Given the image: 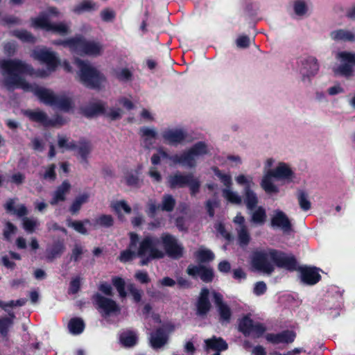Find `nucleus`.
Returning <instances> with one entry per match:
<instances>
[{
  "label": "nucleus",
  "instance_id": "nucleus-35",
  "mask_svg": "<svg viewBox=\"0 0 355 355\" xmlns=\"http://www.w3.org/2000/svg\"><path fill=\"white\" fill-rule=\"evenodd\" d=\"M68 328L72 334H80L85 329V323L80 318H73L68 323Z\"/></svg>",
  "mask_w": 355,
  "mask_h": 355
},
{
  "label": "nucleus",
  "instance_id": "nucleus-57",
  "mask_svg": "<svg viewBox=\"0 0 355 355\" xmlns=\"http://www.w3.org/2000/svg\"><path fill=\"white\" fill-rule=\"evenodd\" d=\"M106 117L109 118L111 121H116L122 117V110L120 108H111L109 112L105 111L103 114Z\"/></svg>",
  "mask_w": 355,
  "mask_h": 355
},
{
  "label": "nucleus",
  "instance_id": "nucleus-51",
  "mask_svg": "<svg viewBox=\"0 0 355 355\" xmlns=\"http://www.w3.org/2000/svg\"><path fill=\"white\" fill-rule=\"evenodd\" d=\"M194 254L198 264L196 266H189L187 270V273L191 276L200 275V249L196 250Z\"/></svg>",
  "mask_w": 355,
  "mask_h": 355
},
{
  "label": "nucleus",
  "instance_id": "nucleus-17",
  "mask_svg": "<svg viewBox=\"0 0 355 355\" xmlns=\"http://www.w3.org/2000/svg\"><path fill=\"white\" fill-rule=\"evenodd\" d=\"M66 250L64 240L58 238L53 240L51 244L48 245L46 249V258L48 261H53L56 258L60 257Z\"/></svg>",
  "mask_w": 355,
  "mask_h": 355
},
{
  "label": "nucleus",
  "instance_id": "nucleus-59",
  "mask_svg": "<svg viewBox=\"0 0 355 355\" xmlns=\"http://www.w3.org/2000/svg\"><path fill=\"white\" fill-rule=\"evenodd\" d=\"M56 166L55 164H50L45 173L43 175V178L44 180H49L51 181H54L56 178V173H55Z\"/></svg>",
  "mask_w": 355,
  "mask_h": 355
},
{
  "label": "nucleus",
  "instance_id": "nucleus-62",
  "mask_svg": "<svg viewBox=\"0 0 355 355\" xmlns=\"http://www.w3.org/2000/svg\"><path fill=\"white\" fill-rule=\"evenodd\" d=\"M36 227V221L32 219H30L27 217L23 218V227L24 229L29 233H32L35 231Z\"/></svg>",
  "mask_w": 355,
  "mask_h": 355
},
{
  "label": "nucleus",
  "instance_id": "nucleus-4",
  "mask_svg": "<svg viewBox=\"0 0 355 355\" xmlns=\"http://www.w3.org/2000/svg\"><path fill=\"white\" fill-rule=\"evenodd\" d=\"M56 44L69 47L71 51L79 55L97 56L101 54L102 46L95 42L87 41L83 37H72L64 40H59Z\"/></svg>",
  "mask_w": 355,
  "mask_h": 355
},
{
  "label": "nucleus",
  "instance_id": "nucleus-9",
  "mask_svg": "<svg viewBox=\"0 0 355 355\" xmlns=\"http://www.w3.org/2000/svg\"><path fill=\"white\" fill-rule=\"evenodd\" d=\"M200 155V141L196 142L193 147L181 154L173 155V164L192 168L196 166V158Z\"/></svg>",
  "mask_w": 355,
  "mask_h": 355
},
{
  "label": "nucleus",
  "instance_id": "nucleus-32",
  "mask_svg": "<svg viewBox=\"0 0 355 355\" xmlns=\"http://www.w3.org/2000/svg\"><path fill=\"white\" fill-rule=\"evenodd\" d=\"M244 202L248 209L253 210L258 204V198L250 187L244 188Z\"/></svg>",
  "mask_w": 355,
  "mask_h": 355
},
{
  "label": "nucleus",
  "instance_id": "nucleus-18",
  "mask_svg": "<svg viewBox=\"0 0 355 355\" xmlns=\"http://www.w3.org/2000/svg\"><path fill=\"white\" fill-rule=\"evenodd\" d=\"M270 171L273 178L277 180H286L288 182H291L295 178L294 172L284 162H280L275 169Z\"/></svg>",
  "mask_w": 355,
  "mask_h": 355
},
{
  "label": "nucleus",
  "instance_id": "nucleus-36",
  "mask_svg": "<svg viewBox=\"0 0 355 355\" xmlns=\"http://www.w3.org/2000/svg\"><path fill=\"white\" fill-rule=\"evenodd\" d=\"M217 311L219 315V322L222 324H227L230 322L232 313L230 307L227 305H222L217 308Z\"/></svg>",
  "mask_w": 355,
  "mask_h": 355
},
{
  "label": "nucleus",
  "instance_id": "nucleus-23",
  "mask_svg": "<svg viewBox=\"0 0 355 355\" xmlns=\"http://www.w3.org/2000/svg\"><path fill=\"white\" fill-rule=\"evenodd\" d=\"M119 342L121 345L126 348L132 347L138 342V336L132 330H126L119 334Z\"/></svg>",
  "mask_w": 355,
  "mask_h": 355
},
{
  "label": "nucleus",
  "instance_id": "nucleus-52",
  "mask_svg": "<svg viewBox=\"0 0 355 355\" xmlns=\"http://www.w3.org/2000/svg\"><path fill=\"white\" fill-rule=\"evenodd\" d=\"M139 134L144 138L146 141H147L148 139H155L157 135L154 129L148 127H141L139 129Z\"/></svg>",
  "mask_w": 355,
  "mask_h": 355
},
{
  "label": "nucleus",
  "instance_id": "nucleus-53",
  "mask_svg": "<svg viewBox=\"0 0 355 355\" xmlns=\"http://www.w3.org/2000/svg\"><path fill=\"white\" fill-rule=\"evenodd\" d=\"M128 290L132 296L135 302L139 303L141 302L142 297V291L137 288L134 284H128Z\"/></svg>",
  "mask_w": 355,
  "mask_h": 355
},
{
  "label": "nucleus",
  "instance_id": "nucleus-7",
  "mask_svg": "<svg viewBox=\"0 0 355 355\" xmlns=\"http://www.w3.org/2000/svg\"><path fill=\"white\" fill-rule=\"evenodd\" d=\"M270 259L276 266L288 271L297 269V261L295 256L288 255L285 252L275 249H270Z\"/></svg>",
  "mask_w": 355,
  "mask_h": 355
},
{
  "label": "nucleus",
  "instance_id": "nucleus-31",
  "mask_svg": "<svg viewBox=\"0 0 355 355\" xmlns=\"http://www.w3.org/2000/svg\"><path fill=\"white\" fill-rule=\"evenodd\" d=\"M7 212H12L18 217H24L28 214V210L24 205H21L17 209L15 207L14 199H9L3 205Z\"/></svg>",
  "mask_w": 355,
  "mask_h": 355
},
{
  "label": "nucleus",
  "instance_id": "nucleus-10",
  "mask_svg": "<svg viewBox=\"0 0 355 355\" xmlns=\"http://www.w3.org/2000/svg\"><path fill=\"white\" fill-rule=\"evenodd\" d=\"M164 141L173 146L191 142L192 139L183 128H168L162 132Z\"/></svg>",
  "mask_w": 355,
  "mask_h": 355
},
{
  "label": "nucleus",
  "instance_id": "nucleus-58",
  "mask_svg": "<svg viewBox=\"0 0 355 355\" xmlns=\"http://www.w3.org/2000/svg\"><path fill=\"white\" fill-rule=\"evenodd\" d=\"M339 56L343 63L355 65V53L343 51L339 53Z\"/></svg>",
  "mask_w": 355,
  "mask_h": 355
},
{
  "label": "nucleus",
  "instance_id": "nucleus-60",
  "mask_svg": "<svg viewBox=\"0 0 355 355\" xmlns=\"http://www.w3.org/2000/svg\"><path fill=\"white\" fill-rule=\"evenodd\" d=\"M148 210L146 214L150 218H154L158 210L161 209L160 205H157L153 200H150L148 202Z\"/></svg>",
  "mask_w": 355,
  "mask_h": 355
},
{
  "label": "nucleus",
  "instance_id": "nucleus-13",
  "mask_svg": "<svg viewBox=\"0 0 355 355\" xmlns=\"http://www.w3.org/2000/svg\"><path fill=\"white\" fill-rule=\"evenodd\" d=\"M24 116L28 118L32 122L41 124L45 128L55 127L59 123V119H50L46 112L40 110H26L23 112Z\"/></svg>",
  "mask_w": 355,
  "mask_h": 355
},
{
  "label": "nucleus",
  "instance_id": "nucleus-43",
  "mask_svg": "<svg viewBox=\"0 0 355 355\" xmlns=\"http://www.w3.org/2000/svg\"><path fill=\"white\" fill-rule=\"evenodd\" d=\"M12 318L3 317L0 318V334L3 337H6L8 334L9 327L12 324V318L14 313L10 314Z\"/></svg>",
  "mask_w": 355,
  "mask_h": 355
},
{
  "label": "nucleus",
  "instance_id": "nucleus-15",
  "mask_svg": "<svg viewBox=\"0 0 355 355\" xmlns=\"http://www.w3.org/2000/svg\"><path fill=\"white\" fill-rule=\"evenodd\" d=\"M296 336L297 334L294 331L286 329L277 334H267L266 335V339L268 342L273 345L280 343L291 344L295 341Z\"/></svg>",
  "mask_w": 355,
  "mask_h": 355
},
{
  "label": "nucleus",
  "instance_id": "nucleus-41",
  "mask_svg": "<svg viewBox=\"0 0 355 355\" xmlns=\"http://www.w3.org/2000/svg\"><path fill=\"white\" fill-rule=\"evenodd\" d=\"M214 175L220 180L225 186V189H230L232 184V177L230 174L223 173L218 167H212Z\"/></svg>",
  "mask_w": 355,
  "mask_h": 355
},
{
  "label": "nucleus",
  "instance_id": "nucleus-47",
  "mask_svg": "<svg viewBox=\"0 0 355 355\" xmlns=\"http://www.w3.org/2000/svg\"><path fill=\"white\" fill-rule=\"evenodd\" d=\"M223 195L231 203L239 205L242 202L241 196L231 191L230 189H224L223 190Z\"/></svg>",
  "mask_w": 355,
  "mask_h": 355
},
{
  "label": "nucleus",
  "instance_id": "nucleus-14",
  "mask_svg": "<svg viewBox=\"0 0 355 355\" xmlns=\"http://www.w3.org/2000/svg\"><path fill=\"white\" fill-rule=\"evenodd\" d=\"M300 281L303 284L313 286L321 280L319 269L314 266H298Z\"/></svg>",
  "mask_w": 355,
  "mask_h": 355
},
{
  "label": "nucleus",
  "instance_id": "nucleus-21",
  "mask_svg": "<svg viewBox=\"0 0 355 355\" xmlns=\"http://www.w3.org/2000/svg\"><path fill=\"white\" fill-rule=\"evenodd\" d=\"M71 184L68 180H64L59 185L53 194V197L50 200L51 205H56L60 202H64L66 200V196L69 192Z\"/></svg>",
  "mask_w": 355,
  "mask_h": 355
},
{
  "label": "nucleus",
  "instance_id": "nucleus-27",
  "mask_svg": "<svg viewBox=\"0 0 355 355\" xmlns=\"http://www.w3.org/2000/svg\"><path fill=\"white\" fill-rule=\"evenodd\" d=\"M273 176L269 170L267 173L263 177L261 182V187L268 194L277 193L279 190V188L273 184L272 181Z\"/></svg>",
  "mask_w": 355,
  "mask_h": 355
},
{
  "label": "nucleus",
  "instance_id": "nucleus-44",
  "mask_svg": "<svg viewBox=\"0 0 355 355\" xmlns=\"http://www.w3.org/2000/svg\"><path fill=\"white\" fill-rule=\"evenodd\" d=\"M66 223L68 227H72L76 232L83 235L88 234L87 230L81 220H72L71 218H67Z\"/></svg>",
  "mask_w": 355,
  "mask_h": 355
},
{
  "label": "nucleus",
  "instance_id": "nucleus-56",
  "mask_svg": "<svg viewBox=\"0 0 355 355\" xmlns=\"http://www.w3.org/2000/svg\"><path fill=\"white\" fill-rule=\"evenodd\" d=\"M17 231V227L11 222L8 221L6 223L5 229L3 232V237L6 240L9 241L12 234H15Z\"/></svg>",
  "mask_w": 355,
  "mask_h": 355
},
{
  "label": "nucleus",
  "instance_id": "nucleus-11",
  "mask_svg": "<svg viewBox=\"0 0 355 355\" xmlns=\"http://www.w3.org/2000/svg\"><path fill=\"white\" fill-rule=\"evenodd\" d=\"M92 300L94 305L106 316L119 311V307L114 300L105 297L99 293H94Z\"/></svg>",
  "mask_w": 355,
  "mask_h": 355
},
{
  "label": "nucleus",
  "instance_id": "nucleus-40",
  "mask_svg": "<svg viewBox=\"0 0 355 355\" xmlns=\"http://www.w3.org/2000/svg\"><path fill=\"white\" fill-rule=\"evenodd\" d=\"M92 144L89 140L81 138L78 141V153L80 157L89 156L92 152Z\"/></svg>",
  "mask_w": 355,
  "mask_h": 355
},
{
  "label": "nucleus",
  "instance_id": "nucleus-46",
  "mask_svg": "<svg viewBox=\"0 0 355 355\" xmlns=\"http://www.w3.org/2000/svg\"><path fill=\"white\" fill-rule=\"evenodd\" d=\"M266 219V212L263 207H259L252 215V220L257 224H263Z\"/></svg>",
  "mask_w": 355,
  "mask_h": 355
},
{
  "label": "nucleus",
  "instance_id": "nucleus-37",
  "mask_svg": "<svg viewBox=\"0 0 355 355\" xmlns=\"http://www.w3.org/2000/svg\"><path fill=\"white\" fill-rule=\"evenodd\" d=\"M73 104L71 98L66 96H57L53 106L62 111L69 112L73 107Z\"/></svg>",
  "mask_w": 355,
  "mask_h": 355
},
{
  "label": "nucleus",
  "instance_id": "nucleus-22",
  "mask_svg": "<svg viewBox=\"0 0 355 355\" xmlns=\"http://www.w3.org/2000/svg\"><path fill=\"white\" fill-rule=\"evenodd\" d=\"M168 340V336L164 329L157 328L155 332L150 334V343L153 349H159L163 347Z\"/></svg>",
  "mask_w": 355,
  "mask_h": 355
},
{
  "label": "nucleus",
  "instance_id": "nucleus-63",
  "mask_svg": "<svg viewBox=\"0 0 355 355\" xmlns=\"http://www.w3.org/2000/svg\"><path fill=\"white\" fill-rule=\"evenodd\" d=\"M219 206V202L216 200H208L206 202V209L208 215L210 217H214L215 211V208Z\"/></svg>",
  "mask_w": 355,
  "mask_h": 355
},
{
  "label": "nucleus",
  "instance_id": "nucleus-5",
  "mask_svg": "<svg viewBox=\"0 0 355 355\" xmlns=\"http://www.w3.org/2000/svg\"><path fill=\"white\" fill-rule=\"evenodd\" d=\"M31 26L35 28H40L46 32H51L53 33H58L64 35L68 33L69 28L66 24L62 22L60 23H51L49 20V16L42 12L37 17H33L31 19Z\"/></svg>",
  "mask_w": 355,
  "mask_h": 355
},
{
  "label": "nucleus",
  "instance_id": "nucleus-33",
  "mask_svg": "<svg viewBox=\"0 0 355 355\" xmlns=\"http://www.w3.org/2000/svg\"><path fill=\"white\" fill-rule=\"evenodd\" d=\"M253 320L248 315H244L239 322V331L245 336H249L252 334Z\"/></svg>",
  "mask_w": 355,
  "mask_h": 355
},
{
  "label": "nucleus",
  "instance_id": "nucleus-49",
  "mask_svg": "<svg viewBox=\"0 0 355 355\" xmlns=\"http://www.w3.org/2000/svg\"><path fill=\"white\" fill-rule=\"evenodd\" d=\"M214 277V272L212 268L201 265V281L210 283Z\"/></svg>",
  "mask_w": 355,
  "mask_h": 355
},
{
  "label": "nucleus",
  "instance_id": "nucleus-12",
  "mask_svg": "<svg viewBox=\"0 0 355 355\" xmlns=\"http://www.w3.org/2000/svg\"><path fill=\"white\" fill-rule=\"evenodd\" d=\"M31 55L35 60L46 64L50 71H55L60 62L54 52L46 49H35Z\"/></svg>",
  "mask_w": 355,
  "mask_h": 355
},
{
  "label": "nucleus",
  "instance_id": "nucleus-50",
  "mask_svg": "<svg viewBox=\"0 0 355 355\" xmlns=\"http://www.w3.org/2000/svg\"><path fill=\"white\" fill-rule=\"evenodd\" d=\"M112 207L113 209L119 214L122 209L125 214H130L132 211L131 207L128 205V204L124 200H121L116 202Z\"/></svg>",
  "mask_w": 355,
  "mask_h": 355
},
{
  "label": "nucleus",
  "instance_id": "nucleus-48",
  "mask_svg": "<svg viewBox=\"0 0 355 355\" xmlns=\"http://www.w3.org/2000/svg\"><path fill=\"white\" fill-rule=\"evenodd\" d=\"M238 240L242 246L248 245L250 241V236L245 225L241 227L238 232Z\"/></svg>",
  "mask_w": 355,
  "mask_h": 355
},
{
  "label": "nucleus",
  "instance_id": "nucleus-3",
  "mask_svg": "<svg viewBox=\"0 0 355 355\" xmlns=\"http://www.w3.org/2000/svg\"><path fill=\"white\" fill-rule=\"evenodd\" d=\"M76 64L78 68V80L85 87L100 89L107 81L105 75L88 62L77 58Z\"/></svg>",
  "mask_w": 355,
  "mask_h": 355
},
{
  "label": "nucleus",
  "instance_id": "nucleus-6",
  "mask_svg": "<svg viewBox=\"0 0 355 355\" xmlns=\"http://www.w3.org/2000/svg\"><path fill=\"white\" fill-rule=\"evenodd\" d=\"M164 254L173 259H180L184 254V248L178 243V239L169 233H164L160 237Z\"/></svg>",
  "mask_w": 355,
  "mask_h": 355
},
{
  "label": "nucleus",
  "instance_id": "nucleus-16",
  "mask_svg": "<svg viewBox=\"0 0 355 355\" xmlns=\"http://www.w3.org/2000/svg\"><path fill=\"white\" fill-rule=\"evenodd\" d=\"M302 81H305L307 78L310 82V78L314 76L319 70L318 60L314 57L309 56L302 61Z\"/></svg>",
  "mask_w": 355,
  "mask_h": 355
},
{
  "label": "nucleus",
  "instance_id": "nucleus-30",
  "mask_svg": "<svg viewBox=\"0 0 355 355\" xmlns=\"http://www.w3.org/2000/svg\"><path fill=\"white\" fill-rule=\"evenodd\" d=\"M330 36L334 41L354 42L355 35L349 31L338 29L331 32Z\"/></svg>",
  "mask_w": 355,
  "mask_h": 355
},
{
  "label": "nucleus",
  "instance_id": "nucleus-54",
  "mask_svg": "<svg viewBox=\"0 0 355 355\" xmlns=\"http://www.w3.org/2000/svg\"><path fill=\"white\" fill-rule=\"evenodd\" d=\"M81 278L77 276L73 278L69 283V293L76 294L80 289L81 286Z\"/></svg>",
  "mask_w": 355,
  "mask_h": 355
},
{
  "label": "nucleus",
  "instance_id": "nucleus-2",
  "mask_svg": "<svg viewBox=\"0 0 355 355\" xmlns=\"http://www.w3.org/2000/svg\"><path fill=\"white\" fill-rule=\"evenodd\" d=\"M159 243V239L157 237L145 236L140 241L137 251H133V248L128 247L120 252L118 259L122 263H127L138 257L140 259V266H148L152 261L164 257V252L157 248Z\"/></svg>",
  "mask_w": 355,
  "mask_h": 355
},
{
  "label": "nucleus",
  "instance_id": "nucleus-61",
  "mask_svg": "<svg viewBox=\"0 0 355 355\" xmlns=\"http://www.w3.org/2000/svg\"><path fill=\"white\" fill-rule=\"evenodd\" d=\"M214 258L215 255L212 251L201 246V263L211 261Z\"/></svg>",
  "mask_w": 355,
  "mask_h": 355
},
{
  "label": "nucleus",
  "instance_id": "nucleus-25",
  "mask_svg": "<svg viewBox=\"0 0 355 355\" xmlns=\"http://www.w3.org/2000/svg\"><path fill=\"white\" fill-rule=\"evenodd\" d=\"M114 220L112 215L101 214L96 217L92 221V228L97 230L100 227L110 228L114 225Z\"/></svg>",
  "mask_w": 355,
  "mask_h": 355
},
{
  "label": "nucleus",
  "instance_id": "nucleus-20",
  "mask_svg": "<svg viewBox=\"0 0 355 355\" xmlns=\"http://www.w3.org/2000/svg\"><path fill=\"white\" fill-rule=\"evenodd\" d=\"M192 173L183 175L180 173H176L171 175L168 178V184L171 189L184 188L189 184L191 180Z\"/></svg>",
  "mask_w": 355,
  "mask_h": 355
},
{
  "label": "nucleus",
  "instance_id": "nucleus-39",
  "mask_svg": "<svg viewBox=\"0 0 355 355\" xmlns=\"http://www.w3.org/2000/svg\"><path fill=\"white\" fill-rule=\"evenodd\" d=\"M297 198L299 205L303 211H308L311 207V202L309 199L308 193L303 190H298Z\"/></svg>",
  "mask_w": 355,
  "mask_h": 355
},
{
  "label": "nucleus",
  "instance_id": "nucleus-26",
  "mask_svg": "<svg viewBox=\"0 0 355 355\" xmlns=\"http://www.w3.org/2000/svg\"><path fill=\"white\" fill-rule=\"evenodd\" d=\"M83 114L87 118L105 114V105L101 103H92L83 109Z\"/></svg>",
  "mask_w": 355,
  "mask_h": 355
},
{
  "label": "nucleus",
  "instance_id": "nucleus-55",
  "mask_svg": "<svg viewBox=\"0 0 355 355\" xmlns=\"http://www.w3.org/2000/svg\"><path fill=\"white\" fill-rule=\"evenodd\" d=\"M83 252V247L80 245L75 244L71 250V261H78L81 259Z\"/></svg>",
  "mask_w": 355,
  "mask_h": 355
},
{
  "label": "nucleus",
  "instance_id": "nucleus-19",
  "mask_svg": "<svg viewBox=\"0 0 355 355\" xmlns=\"http://www.w3.org/2000/svg\"><path fill=\"white\" fill-rule=\"evenodd\" d=\"M270 223L272 227L281 228L284 232H289L292 228L289 218L286 214L281 210L275 211Z\"/></svg>",
  "mask_w": 355,
  "mask_h": 355
},
{
  "label": "nucleus",
  "instance_id": "nucleus-64",
  "mask_svg": "<svg viewBox=\"0 0 355 355\" xmlns=\"http://www.w3.org/2000/svg\"><path fill=\"white\" fill-rule=\"evenodd\" d=\"M294 10L296 15L302 16L306 14L307 7L306 3L302 1H297L294 4Z\"/></svg>",
  "mask_w": 355,
  "mask_h": 355
},
{
  "label": "nucleus",
  "instance_id": "nucleus-29",
  "mask_svg": "<svg viewBox=\"0 0 355 355\" xmlns=\"http://www.w3.org/2000/svg\"><path fill=\"white\" fill-rule=\"evenodd\" d=\"M10 35L17 37L22 42L35 44L36 42V37L29 31L25 29H16L10 32Z\"/></svg>",
  "mask_w": 355,
  "mask_h": 355
},
{
  "label": "nucleus",
  "instance_id": "nucleus-34",
  "mask_svg": "<svg viewBox=\"0 0 355 355\" xmlns=\"http://www.w3.org/2000/svg\"><path fill=\"white\" fill-rule=\"evenodd\" d=\"M111 282L117 291L119 297L122 299L125 298L127 297V292L125 291V282L124 279L119 276H113L112 277Z\"/></svg>",
  "mask_w": 355,
  "mask_h": 355
},
{
  "label": "nucleus",
  "instance_id": "nucleus-38",
  "mask_svg": "<svg viewBox=\"0 0 355 355\" xmlns=\"http://www.w3.org/2000/svg\"><path fill=\"white\" fill-rule=\"evenodd\" d=\"M97 9L98 6L96 3L91 0H83L80 3L75 7L74 12L80 14L83 12L94 11Z\"/></svg>",
  "mask_w": 355,
  "mask_h": 355
},
{
  "label": "nucleus",
  "instance_id": "nucleus-42",
  "mask_svg": "<svg viewBox=\"0 0 355 355\" xmlns=\"http://www.w3.org/2000/svg\"><path fill=\"white\" fill-rule=\"evenodd\" d=\"M114 73L116 78L121 82L131 81L133 78L132 72L128 68L115 69Z\"/></svg>",
  "mask_w": 355,
  "mask_h": 355
},
{
  "label": "nucleus",
  "instance_id": "nucleus-24",
  "mask_svg": "<svg viewBox=\"0 0 355 355\" xmlns=\"http://www.w3.org/2000/svg\"><path fill=\"white\" fill-rule=\"evenodd\" d=\"M205 349L209 351L210 349L214 351H225L227 349L228 345L227 342L222 338H217L213 336L211 338L205 340Z\"/></svg>",
  "mask_w": 355,
  "mask_h": 355
},
{
  "label": "nucleus",
  "instance_id": "nucleus-45",
  "mask_svg": "<svg viewBox=\"0 0 355 355\" xmlns=\"http://www.w3.org/2000/svg\"><path fill=\"white\" fill-rule=\"evenodd\" d=\"M175 206V200L171 195L166 194L163 196L162 202L160 205L162 211L171 212Z\"/></svg>",
  "mask_w": 355,
  "mask_h": 355
},
{
  "label": "nucleus",
  "instance_id": "nucleus-28",
  "mask_svg": "<svg viewBox=\"0 0 355 355\" xmlns=\"http://www.w3.org/2000/svg\"><path fill=\"white\" fill-rule=\"evenodd\" d=\"M89 198V195L87 193H83L78 196H76L73 201L72 204L69 207V211L72 215L77 214L81 207L82 205L88 202Z\"/></svg>",
  "mask_w": 355,
  "mask_h": 355
},
{
  "label": "nucleus",
  "instance_id": "nucleus-8",
  "mask_svg": "<svg viewBox=\"0 0 355 355\" xmlns=\"http://www.w3.org/2000/svg\"><path fill=\"white\" fill-rule=\"evenodd\" d=\"M270 250L268 251L256 250L252 254L251 263L257 271L270 275L275 270L274 266L269 261Z\"/></svg>",
  "mask_w": 355,
  "mask_h": 355
},
{
  "label": "nucleus",
  "instance_id": "nucleus-1",
  "mask_svg": "<svg viewBox=\"0 0 355 355\" xmlns=\"http://www.w3.org/2000/svg\"><path fill=\"white\" fill-rule=\"evenodd\" d=\"M0 68L8 75L4 80V85L8 91L15 88H21L24 91H32L35 96L44 103L53 105L56 95L51 90L33 87L28 83L21 75H30L34 73L33 67L19 59H3L0 61Z\"/></svg>",
  "mask_w": 355,
  "mask_h": 355
}]
</instances>
